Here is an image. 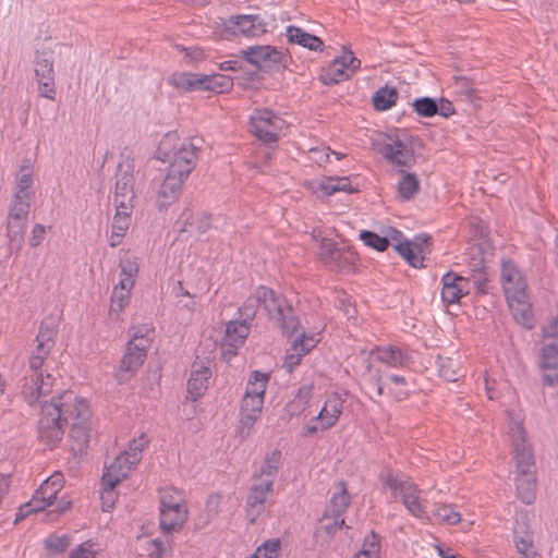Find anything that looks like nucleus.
<instances>
[{"instance_id":"c756f323","label":"nucleus","mask_w":558,"mask_h":558,"mask_svg":"<svg viewBox=\"0 0 558 558\" xmlns=\"http://www.w3.org/2000/svg\"><path fill=\"white\" fill-rule=\"evenodd\" d=\"M135 463H131V458L121 453L113 462L106 468V472L104 473V478L117 480V483H120L123 478H125L129 472L135 466Z\"/></svg>"},{"instance_id":"09e8293b","label":"nucleus","mask_w":558,"mask_h":558,"mask_svg":"<svg viewBox=\"0 0 558 558\" xmlns=\"http://www.w3.org/2000/svg\"><path fill=\"white\" fill-rule=\"evenodd\" d=\"M360 239L365 245L375 248L378 252L386 251L390 245L387 238L380 236L379 234L368 230L361 231Z\"/></svg>"},{"instance_id":"1a4fd4ad","label":"nucleus","mask_w":558,"mask_h":558,"mask_svg":"<svg viewBox=\"0 0 558 558\" xmlns=\"http://www.w3.org/2000/svg\"><path fill=\"white\" fill-rule=\"evenodd\" d=\"M241 57L257 70H279L286 68L287 54L274 46H252L240 51Z\"/></svg>"},{"instance_id":"8fccbe9b","label":"nucleus","mask_w":558,"mask_h":558,"mask_svg":"<svg viewBox=\"0 0 558 558\" xmlns=\"http://www.w3.org/2000/svg\"><path fill=\"white\" fill-rule=\"evenodd\" d=\"M120 268L121 279L119 282L130 283L131 287H134L135 277L138 272V265L136 264V262L130 257L122 258L120 260Z\"/></svg>"},{"instance_id":"ea45409f","label":"nucleus","mask_w":558,"mask_h":558,"mask_svg":"<svg viewBox=\"0 0 558 558\" xmlns=\"http://www.w3.org/2000/svg\"><path fill=\"white\" fill-rule=\"evenodd\" d=\"M269 380V375L258 371H254L248 379L245 395L255 397H265L266 386Z\"/></svg>"},{"instance_id":"2f4dec72","label":"nucleus","mask_w":558,"mask_h":558,"mask_svg":"<svg viewBox=\"0 0 558 558\" xmlns=\"http://www.w3.org/2000/svg\"><path fill=\"white\" fill-rule=\"evenodd\" d=\"M27 220L8 218L7 238L11 250H20L24 242Z\"/></svg>"},{"instance_id":"49530a36","label":"nucleus","mask_w":558,"mask_h":558,"mask_svg":"<svg viewBox=\"0 0 558 558\" xmlns=\"http://www.w3.org/2000/svg\"><path fill=\"white\" fill-rule=\"evenodd\" d=\"M433 514L438 521L449 525H454L461 520V514L451 505H437Z\"/></svg>"},{"instance_id":"58836bf2","label":"nucleus","mask_w":558,"mask_h":558,"mask_svg":"<svg viewBox=\"0 0 558 558\" xmlns=\"http://www.w3.org/2000/svg\"><path fill=\"white\" fill-rule=\"evenodd\" d=\"M160 508H186L183 492L174 487L161 489Z\"/></svg>"},{"instance_id":"680f3d73","label":"nucleus","mask_w":558,"mask_h":558,"mask_svg":"<svg viewBox=\"0 0 558 558\" xmlns=\"http://www.w3.org/2000/svg\"><path fill=\"white\" fill-rule=\"evenodd\" d=\"M146 550L150 558H162L170 550V544L159 538L149 539Z\"/></svg>"},{"instance_id":"de8ad7c7","label":"nucleus","mask_w":558,"mask_h":558,"mask_svg":"<svg viewBox=\"0 0 558 558\" xmlns=\"http://www.w3.org/2000/svg\"><path fill=\"white\" fill-rule=\"evenodd\" d=\"M24 167H21V172L16 177V186L14 195L16 198H32V192L29 191L33 186V178L29 171L23 172Z\"/></svg>"},{"instance_id":"4468645a","label":"nucleus","mask_w":558,"mask_h":558,"mask_svg":"<svg viewBox=\"0 0 558 558\" xmlns=\"http://www.w3.org/2000/svg\"><path fill=\"white\" fill-rule=\"evenodd\" d=\"M500 279L506 298L526 293V280L518 265L511 259L502 260Z\"/></svg>"},{"instance_id":"5fc2aeb1","label":"nucleus","mask_w":558,"mask_h":558,"mask_svg":"<svg viewBox=\"0 0 558 558\" xmlns=\"http://www.w3.org/2000/svg\"><path fill=\"white\" fill-rule=\"evenodd\" d=\"M452 87L457 95L464 97L465 100L473 101L475 97V88L470 78L464 76L454 77Z\"/></svg>"},{"instance_id":"4c0bfd02","label":"nucleus","mask_w":558,"mask_h":558,"mask_svg":"<svg viewBox=\"0 0 558 558\" xmlns=\"http://www.w3.org/2000/svg\"><path fill=\"white\" fill-rule=\"evenodd\" d=\"M262 306V299L259 294V287L255 290V292L250 295L243 303L241 307H239L240 318L244 322L251 324L255 318L258 308Z\"/></svg>"},{"instance_id":"c03bdc74","label":"nucleus","mask_w":558,"mask_h":558,"mask_svg":"<svg viewBox=\"0 0 558 558\" xmlns=\"http://www.w3.org/2000/svg\"><path fill=\"white\" fill-rule=\"evenodd\" d=\"M353 73L342 68L338 61H332L328 70L322 75V81L326 85L338 84L347 81Z\"/></svg>"},{"instance_id":"f3484780","label":"nucleus","mask_w":558,"mask_h":558,"mask_svg":"<svg viewBox=\"0 0 558 558\" xmlns=\"http://www.w3.org/2000/svg\"><path fill=\"white\" fill-rule=\"evenodd\" d=\"M272 487L270 481L268 483L254 481L246 497V515L251 523H255L256 519L264 512L265 502L272 492Z\"/></svg>"},{"instance_id":"dca6fc26","label":"nucleus","mask_w":558,"mask_h":558,"mask_svg":"<svg viewBox=\"0 0 558 558\" xmlns=\"http://www.w3.org/2000/svg\"><path fill=\"white\" fill-rule=\"evenodd\" d=\"M441 300L446 304H453L470 293L471 279L448 271L441 278Z\"/></svg>"},{"instance_id":"c9c22d12","label":"nucleus","mask_w":558,"mask_h":558,"mask_svg":"<svg viewBox=\"0 0 558 558\" xmlns=\"http://www.w3.org/2000/svg\"><path fill=\"white\" fill-rule=\"evenodd\" d=\"M438 374L447 381H457L461 376L459 364L448 356H438L436 360Z\"/></svg>"},{"instance_id":"6e6d98bb","label":"nucleus","mask_w":558,"mask_h":558,"mask_svg":"<svg viewBox=\"0 0 558 558\" xmlns=\"http://www.w3.org/2000/svg\"><path fill=\"white\" fill-rule=\"evenodd\" d=\"M148 438L142 434L138 438L130 441L129 447L122 453L131 458V463L137 464L142 459V451L147 446Z\"/></svg>"},{"instance_id":"864d4df0","label":"nucleus","mask_w":558,"mask_h":558,"mask_svg":"<svg viewBox=\"0 0 558 558\" xmlns=\"http://www.w3.org/2000/svg\"><path fill=\"white\" fill-rule=\"evenodd\" d=\"M154 331L148 325L133 326L130 329L131 340L136 345L148 349L151 342L150 333Z\"/></svg>"},{"instance_id":"cd10ccee","label":"nucleus","mask_w":558,"mask_h":558,"mask_svg":"<svg viewBox=\"0 0 558 558\" xmlns=\"http://www.w3.org/2000/svg\"><path fill=\"white\" fill-rule=\"evenodd\" d=\"M339 492L335 493L326 508L325 515L340 518L345 512L350 505L351 497L347 490L345 483L341 481L339 484Z\"/></svg>"},{"instance_id":"6e6552de","label":"nucleus","mask_w":558,"mask_h":558,"mask_svg":"<svg viewBox=\"0 0 558 558\" xmlns=\"http://www.w3.org/2000/svg\"><path fill=\"white\" fill-rule=\"evenodd\" d=\"M35 77L38 85L39 95L44 98L54 100V70L53 51L50 49H37L34 57Z\"/></svg>"},{"instance_id":"aec40b11","label":"nucleus","mask_w":558,"mask_h":558,"mask_svg":"<svg viewBox=\"0 0 558 558\" xmlns=\"http://www.w3.org/2000/svg\"><path fill=\"white\" fill-rule=\"evenodd\" d=\"M281 451L278 449L268 453L265 457L259 470L254 473L253 480L263 483H268V481H270V485L274 486L281 464Z\"/></svg>"},{"instance_id":"0e129e2a","label":"nucleus","mask_w":558,"mask_h":558,"mask_svg":"<svg viewBox=\"0 0 558 558\" xmlns=\"http://www.w3.org/2000/svg\"><path fill=\"white\" fill-rule=\"evenodd\" d=\"M279 549L280 541L278 538L269 539L260 545L254 554L259 558H277Z\"/></svg>"},{"instance_id":"20e7f679","label":"nucleus","mask_w":558,"mask_h":558,"mask_svg":"<svg viewBox=\"0 0 558 558\" xmlns=\"http://www.w3.org/2000/svg\"><path fill=\"white\" fill-rule=\"evenodd\" d=\"M259 294L262 307L267 313L269 319H271L286 336H294L299 330L300 322L286 296L265 286H259Z\"/></svg>"},{"instance_id":"412c9836","label":"nucleus","mask_w":558,"mask_h":558,"mask_svg":"<svg viewBox=\"0 0 558 558\" xmlns=\"http://www.w3.org/2000/svg\"><path fill=\"white\" fill-rule=\"evenodd\" d=\"M372 354L377 361L390 367H404L411 361V356L405 351L393 345L376 348Z\"/></svg>"},{"instance_id":"0eeeda50","label":"nucleus","mask_w":558,"mask_h":558,"mask_svg":"<svg viewBox=\"0 0 558 558\" xmlns=\"http://www.w3.org/2000/svg\"><path fill=\"white\" fill-rule=\"evenodd\" d=\"M251 132L265 144L277 143L284 120L267 108L256 109L250 118Z\"/></svg>"},{"instance_id":"a19ab883","label":"nucleus","mask_w":558,"mask_h":558,"mask_svg":"<svg viewBox=\"0 0 558 558\" xmlns=\"http://www.w3.org/2000/svg\"><path fill=\"white\" fill-rule=\"evenodd\" d=\"M118 484L117 480L101 478L100 499L104 511H110L114 508L118 498V494L114 488Z\"/></svg>"},{"instance_id":"603ef678","label":"nucleus","mask_w":558,"mask_h":558,"mask_svg":"<svg viewBox=\"0 0 558 558\" xmlns=\"http://www.w3.org/2000/svg\"><path fill=\"white\" fill-rule=\"evenodd\" d=\"M412 106L421 117L430 118L437 114V101L430 97L416 98Z\"/></svg>"},{"instance_id":"9d476101","label":"nucleus","mask_w":558,"mask_h":558,"mask_svg":"<svg viewBox=\"0 0 558 558\" xmlns=\"http://www.w3.org/2000/svg\"><path fill=\"white\" fill-rule=\"evenodd\" d=\"M225 27L234 36L258 37L267 32V23L258 14L230 16L226 20Z\"/></svg>"},{"instance_id":"7ed1b4c3","label":"nucleus","mask_w":558,"mask_h":558,"mask_svg":"<svg viewBox=\"0 0 558 558\" xmlns=\"http://www.w3.org/2000/svg\"><path fill=\"white\" fill-rule=\"evenodd\" d=\"M75 412V393L64 391L50 401L40 402V415L37 423V438L46 448L52 450L62 441L65 426Z\"/></svg>"},{"instance_id":"7c9ffc66","label":"nucleus","mask_w":558,"mask_h":558,"mask_svg":"<svg viewBox=\"0 0 558 558\" xmlns=\"http://www.w3.org/2000/svg\"><path fill=\"white\" fill-rule=\"evenodd\" d=\"M114 194H135L133 167L129 162H120L117 170Z\"/></svg>"},{"instance_id":"72a5a7b5","label":"nucleus","mask_w":558,"mask_h":558,"mask_svg":"<svg viewBox=\"0 0 558 558\" xmlns=\"http://www.w3.org/2000/svg\"><path fill=\"white\" fill-rule=\"evenodd\" d=\"M401 172V179L398 183V194L401 199L410 201L420 191V182L414 173H408L403 170Z\"/></svg>"},{"instance_id":"f03ea898","label":"nucleus","mask_w":558,"mask_h":558,"mask_svg":"<svg viewBox=\"0 0 558 558\" xmlns=\"http://www.w3.org/2000/svg\"><path fill=\"white\" fill-rule=\"evenodd\" d=\"M58 324L53 317H47L40 324L36 337V349L29 359V374L25 375L22 387L24 399L33 405L52 391L53 378L50 374L44 375L43 364L56 344Z\"/></svg>"},{"instance_id":"39448f33","label":"nucleus","mask_w":558,"mask_h":558,"mask_svg":"<svg viewBox=\"0 0 558 558\" xmlns=\"http://www.w3.org/2000/svg\"><path fill=\"white\" fill-rule=\"evenodd\" d=\"M379 480L395 496L401 497L402 504L412 515L420 519L426 518L423 499L420 496L421 490L415 483L391 470L383 471Z\"/></svg>"},{"instance_id":"9b49d317","label":"nucleus","mask_w":558,"mask_h":558,"mask_svg":"<svg viewBox=\"0 0 558 558\" xmlns=\"http://www.w3.org/2000/svg\"><path fill=\"white\" fill-rule=\"evenodd\" d=\"M510 438L517 462V473L532 471L534 469V456L532 449L526 444L525 432L520 423H514L510 427Z\"/></svg>"},{"instance_id":"37998d69","label":"nucleus","mask_w":558,"mask_h":558,"mask_svg":"<svg viewBox=\"0 0 558 558\" xmlns=\"http://www.w3.org/2000/svg\"><path fill=\"white\" fill-rule=\"evenodd\" d=\"M63 485V478L60 473H54L50 477H48L44 483L40 485V487L37 489L39 496H45L46 499H49L53 502V500L57 498L58 493L62 488Z\"/></svg>"},{"instance_id":"79ce46f5","label":"nucleus","mask_w":558,"mask_h":558,"mask_svg":"<svg viewBox=\"0 0 558 558\" xmlns=\"http://www.w3.org/2000/svg\"><path fill=\"white\" fill-rule=\"evenodd\" d=\"M539 368L542 371H556L558 368V344L549 343L541 349Z\"/></svg>"},{"instance_id":"338daca9","label":"nucleus","mask_w":558,"mask_h":558,"mask_svg":"<svg viewBox=\"0 0 558 558\" xmlns=\"http://www.w3.org/2000/svg\"><path fill=\"white\" fill-rule=\"evenodd\" d=\"M131 215L128 211H120L117 213L113 217L112 221V231L121 233L122 235H125L130 225H131Z\"/></svg>"},{"instance_id":"13d9d810","label":"nucleus","mask_w":558,"mask_h":558,"mask_svg":"<svg viewBox=\"0 0 558 558\" xmlns=\"http://www.w3.org/2000/svg\"><path fill=\"white\" fill-rule=\"evenodd\" d=\"M71 544L70 536L50 535L45 539V546L51 554L64 553Z\"/></svg>"},{"instance_id":"c85d7f7f","label":"nucleus","mask_w":558,"mask_h":558,"mask_svg":"<svg viewBox=\"0 0 558 558\" xmlns=\"http://www.w3.org/2000/svg\"><path fill=\"white\" fill-rule=\"evenodd\" d=\"M251 324L243 319L231 320L226 328V342L230 347L238 348L241 345L250 333Z\"/></svg>"},{"instance_id":"393cba45","label":"nucleus","mask_w":558,"mask_h":558,"mask_svg":"<svg viewBox=\"0 0 558 558\" xmlns=\"http://www.w3.org/2000/svg\"><path fill=\"white\" fill-rule=\"evenodd\" d=\"M517 492L521 500L531 505L535 499L536 480L534 471H526V473H517L515 477Z\"/></svg>"},{"instance_id":"a18cd8bd","label":"nucleus","mask_w":558,"mask_h":558,"mask_svg":"<svg viewBox=\"0 0 558 558\" xmlns=\"http://www.w3.org/2000/svg\"><path fill=\"white\" fill-rule=\"evenodd\" d=\"M233 86V80L229 75L213 74L206 75V83L204 84V90H211L216 93H225L231 89Z\"/></svg>"},{"instance_id":"69168bd1","label":"nucleus","mask_w":558,"mask_h":558,"mask_svg":"<svg viewBox=\"0 0 558 558\" xmlns=\"http://www.w3.org/2000/svg\"><path fill=\"white\" fill-rule=\"evenodd\" d=\"M135 198V194H114L113 204L116 207V211H128L132 214L133 211V202Z\"/></svg>"},{"instance_id":"ddd939ff","label":"nucleus","mask_w":558,"mask_h":558,"mask_svg":"<svg viewBox=\"0 0 558 558\" xmlns=\"http://www.w3.org/2000/svg\"><path fill=\"white\" fill-rule=\"evenodd\" d=\"M376 149L393 166L410 168L415 162L413 150L399 138L393 140L391 143H376Z\"/></svg>"},{"instance_id":"473e14b6","label":"nucleus","mask_w":558,"mask_h":558,"mask_svg":"<svg viewBox=\"0 0 558 558\" xmlns=\"http://www.w3.org/2000/svg\"><path fill=\"white\" fill-rule=\"evenodd\" d=\"M357 260L356 253L350 248H339L335 254V259L327 266L335 271L350 272L353 270Z\"/></svg>"},{"instance_id":"a878e982","label":"nucleus","mask_w":558,"mask_h":558,"mask_svg":"<svg viewBox=\"0 0 558 558\" xmlns=\"http://www.w3.org/2000/svg\"><path fill=\"white\" fill-rule=\"evenodd\" d=\"M395 250L414 268L423 267V243L403 241L395 245Z\"/></svg>"},{"instance_id":"4be33fe9","label":"nucleus","mask_w":558,"mask_h":558,"mask_svg":"<svg viewBox=\"0 0 558 558\" xmlns=\"http://www.w3.org/2000/svg\"><path fill=\"white\" fill-rule=\"evenodd\" d=\"M206 74L175 72L169 77V84L182 92L204 90Z\"/></svg>"},{"instance_id":"4d7b16f0","label":"nucleus","mask_w":558,"mask_h":558,"mask_svg":"<svg viewBox=\"0 0 558 558\" xmlns=\"http://www.w3.org/2000/svg\"><path fill=\"white\" fill-rule=\"evenodd\" d=\"M338 250L339 247L332 240L322 238L319 240L318 257L327 266L335 259V254H337Z\"/></svg>"},{"instance_id":"f8f14e48","label":"nucleus","mask_w":558,"mask_h":558,"mask_svg":"<svg viewBox=\"0 0 558 558\" xmlns=\"http://www.w3.org/2000/svg\"><path fill=\"white\" fill-rule=\"evenodd\" d=\"M342 409L343 402L339 397L332 396L328 398L318 415L312 420L319 422V425H306L304 428V436H312L318 430H327L335 426L342 413Z\"/></svg>"},{"instance_id":"e2e57ef3","label":"nucleus","mask_w":558,"mask_h":558,"mask_svg":"<svg viewBox=\"0 0 558 558\" xmlns=\"http://www.w3.org/2000/svg\"><path fill=\"white\" fill-rule=\"evenodd\" d=\"M313 397V386L304 385L299 388L293 401L292 405L295 407L299 411L305 410L306 405L310 403Z\"/></svg>"},{"instance_id":"423d86ee","label":"nucleus","mask_w":558,"mask_h":558,"mask_svg":"<svg viewBox=\"0 0 558 558\" xmlns=\"http://www.w3.org/2000/svg\"><path fill=\"white\" fill-rule=\"evenodd\" d=\"M90 410L86 400L75 395V412L70 418L69 442L73 456L81 454L89 441V418Z\"/></svg>"},{"instance_id":"052dcab7","label":"nucleus","mask_w":558,"mask_h":558,"mask_svg":"<svg viewBox=\"0 0 558 558\" xmlns=\"http://www.w3.org/2000/svg\"><path fill=\"white\" fill-rule=\"evenodd\" d=\"M362 555H366L368 557H377L380 553V542L379 537L371 532L364 539L361 549L359 550Z\"/></svg>"},{"instance_id":"bf43d9fd","label":"nucleus","mask_w":558,"mask_h":558,"mask_svg":"<svg viewBox=\"0 0 558 558\" xmlns=\"http://www.w3.org/2000/svg\"><path fill=\"white\" fill-rule=\"evenodd\" d=\"M484 260L483 258L474 259L472 270L477 274L473 276V283L476 287V290L481 294H485L487 292L488 279L484 277L482 270L484 269Z\"/></svg>"},{"instance_id":"bb28decb","label":"nucleus","mask_w":558,"mask_h":558,"mask_svg":"<svg viewBox=\"0 0 558 558\" xmlns=\"http://www.w3.org/2000/svg\"><path fill=\"white\" fill-rule=\"evenodd\" d=\"M132 288L133 287H131L130 283L123 282H119L117 286H114L109 310V315L111 318L117 319L120 313L129 304Z\"/></svg>"},{"instance_id":"5701e85b","label":"nucleus","mask_w":558,"mask_h":558,"mask_svg":"<svg viewBox=\"0 0 558 558\" xmlns=\"http://www.w3.org/2000/svg\"><path fill=\"white\" fill-rule=\"evenodd\" d=\"M187 521V508H160V529L171 533L182 529Z\"/></svg>"},{"instance_id":"f257e3e1","label":"nucleus","mask_w":558,"mask_h":558,"mask_svg":"<svg viewBox=\"0 0 558 558\" xmlns=\"http://www.w3.org/2000/svg\"><path fill=\"white\" fill-rule=\"evenodd\" d=\"M157 158L163 162L169 161V167L157 193L156 206L159 210H166L175 203L184 182L196 166L198 147L189 140L180 143L175 132L167 133L160 141L157 149Z\"/></svg>"},{"instance_id":"3c124183","label":"nucleus","mask_w":558,"mask_h":558,"mask_svg":"<svg viewBox=\"0 0 558 558\" xmlns=\"http://www.w3.org/2000/svg\"><path fill=\"white\" fill-rule=\"evenodd\" d=\"M31 208V198H16L13 196L8 218L27 220Z\"/></svg>"},{"instance_id":"2eb2a0df","label":"nucleus","mask_w":558,"mask_h":558,"mask_svg":"<svg viewBox=\"0 0 558 558\" xmlns=\"http://www.w3.org/2000/svg\"><path fill=\"white\" fill-rule=\"evenodd\" d=\"M135 343L136 341H129L126 344L125 353L121 359L117 373V378L120 383L129 380L146 360L147 349Z\"/></svg>"},{"instance_id":"774afa93","label":"nucleus","mask_w":558,"mask_h":558,"mask_svg":"<svg viewBox=\"0 0 558 558\" xmlns=\"http://www.w3.org/2000/svg\"><path fill=\"white\" fill-rule=\"evenodd\" d=\"M92 547L90 542H84L70 553L69 558H96V551Z\"/></svg>"},{"instance_id":"f704fd0d","label":"nucleus","mask_w":558,"mask_h":558,"mask_svg":"<svg viewBox=\"0 0 558 558\" xmlns=\"http://www.w3.org/2000/svg\"><path fill=\"white\" fill-rule=\"evenodd\" d=\"M398 96L395 87H380L373 96V105L379 111L388 110L397 102Z\"/></svg>"},{"instance_id":"b1692460","label":"nucleus","mask_w":558,"mask_h":558,"mask_svg":"<svg viewBox=\"0 0 558 558\" xmlns=\"http://www.w3.org/2000/svg\"><path fill=\"white\" fill-rule=\"evenodd\" d=\"M287 38L289 43L300 45L313 51H323L324 41L310 33H306L301 27L290 25L287 27Z\"/></svg>"},{"instance_id":"6ab92c4d","label":"nucleus","mask_w":558,"mask_h":558,"mask_svg":"<svg viewBox=\"0 0 558 558\" xmlns=\"http://www.w3.org/2000/svg\"><path fill=\"white\" fill-rule=\"evenodd\" d=\"M506 299L515 322L526 329H532L534 327V315L532 305L527 300V294L524 293Z\"/></svg>"},{"instance_id":"a211bd4d","label":"nucleus","mask_w":558,"mask_h":558,"mask_svg":"<svg viewBox=\"0 0 558 558\" xmlns=\"http://www.w3.org/2000/svg\"><path fill=\"white\" fill-rule=\"evenodd\" d=\"M211 371L207 366L194 363L187 381V395L193 401H197L208 389Z\"/></svg>"},{"instance_id":"e433bc0d","label":"nucleus","mask_w":558,"mask_h":558,"mask_svg":"<svg viewBox=\"0 0 558 558\" xmlns=\"http://www.w3.org/2000/svg\"><path fill=\"white\" fill-rule=\"evenodd\" d=\"M53 502L49 499H46L45 496H39L38 490L35 492L32 500L26 502L25 505L20 507L19 513H16L14 523H17L20 520L24 519L32 512H39L45 510L47 507L51 506Z\"/></svg>"}]
</instances>
